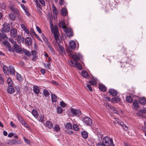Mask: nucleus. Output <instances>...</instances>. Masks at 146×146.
<instances>
[{
  "label": "nucleus",
  "mask_w": 146,
  "mask_h": 146,
  "mask_svg": "<svg viewBox=\"0 0 146 146\" xmlns=\"http://www.w3.org/2000/svg\"><path fill=\"white\" fill-rule=\"evenodd\" d=\"M51 98L52 101L53 102H56L57 100V97L54 94H52L51 95Z\"/></svg>",
  "instance_id": "41"
},
{
  "label": "nucleus",
  "mask_w": 146,
  "mask_h": 146,
  "mask_svg": "<svg viewBox=\"0 0 146 146\" xmlns=\"http://www.w3.org/2000/svg\"><path fill=\"white\" fill-rule=\"evenodd\" d=\"M41 37L43 40L45 42L46 44L49 42L43 34H42L41 35Z\"/></svg>",
  "instance_id": "37"
},
{
  "label": "nucleus",
  "mask_w": 146,
  "mask_h": 146,
  "mask_svg": "<svg viewBox=\"0 0 146 146\" xmlns=\"http://www.w3.org/2000/svg\"><path fill=\"white\" fill-rule=\"evenodd\" d=\"M22 124L25 127L27 128H29V127L28 125L27 124L25 123V121L23 120V121L21 122Z\"/></svg>",
  "instance_id": "51"
},
{
  "label": "nucleus",
  "mask_w": 146,
  "mask_h": 146,
  "mask_svg": "<svg viewBox=\"0 0 146 146\" xmlns=\"http://www.w3.org/2000/svg\"><path fill=\"white\" fill-rule=\"evenodd\" d=\"M76 46L75 42L73 40H71L70 42L69 46L66 48V51L70 57L72 58L74 61H77L82 58V56L80 53L73 54V51Z\"/></svg>",
  "instance_id": "1"
},
{
  "label": "nucleus",
  "mask_w": 146,
  "mask_h": 146,
  "mask_svg": "<svg viewBox=\"0 0 146 146\" xmlns=\"http://www.w3.org/2000/svg\"><path fill=\"white\" fill-rule=\"evenodd\" d=\"M4 82V79H3V76L0 74V83L1 84L3 83Z\"/></svg>",
  "instance_id": "44"
},
{
  "label": "nucleus",
  "mask_w": 146,
  "mask_h": 146,
  "mask_svg": "<svg viewBox=\"0 0 146 146\" xmlns=\"http://www.w3.org/2000/svg\"><path fill=\"white\" fill-rule=\"evenodd\" d=\"M146 112V111L143 109H141L139 111V113L141 115L142 113H145Z\"/></svg>",
  "instance_id": "63"
},
{
  "label": "nucleus",
  "mask_w": 146,
  "mask_h": 146,
  "mask_svg": "<svg viewBox=\"0 0 146 146\" xmlns=\"http://www.w3.org/2000/svg\"><path fill=\"white\" fill-rule=\"evenodd\" d=\"M109 93L110 94V95L112 96H115L117 94V92L115 90L111 89L109 90Z\"/></svg>",
  "instance_id": "15"
},
{
  "label": "nucleus",
  "mask_w": 146,
  "mask_h": 146,
  "mask_svg": "<svg viewBox=\"0 0 146 146\" xmlns=\"http://www.w3.org/2000/svg\"><path fill=\"white\" fill-rule=\"evenodd\" d=\"M39 1L40 3L42 5L44 6L45 5V3L43 0H39Z\"/></svg>",
  "instance_id": "60"
},
{
  "label": "nucleus",
  "mask_w": 146,
  "mask_h": 146,
  "mask_svg": "<svg viewBox=\"0 0 146 146\" xmlns=\"http://www.w3.org/2000/svg\"><path fill=\"white\" fill-rule=\"evenodd\" d=\"M118 123L123 128H127V127L126 126L125 124H124L121 121H120Z\"/></svg>",
  "instance_id": "52"
},
{
  "label": "nucleus",
  "mask_w": 146,
  "mask_h": 146,
  "mask_svg": "<svg viewBox=\"0 0 146 146\" xmlns=\"http://www.w3.org/2000/svg\"><path fill=\"white\" fill-rule=\"evenodd\" d=\"M83 121L87 125L91 126L92 123L91 119L86 116L84 117L82 119Z\"/></svg>",
  "instance_id": "4"
},
{
  "label": "nucleus",
  "mask_w": 146,
  "mask_h": 146,
  "mask_svg": "<svg viewBox=\"0 0 146 146\" xmlns=\"http://www.w3.org/2000/svg\"><path fill=\"white\" fill-rule=\"evenodd\" d=\"M10 8L11 10L14 13L17 14L19 13L18 10L17 9L15 8L13 6H10Z\"/></svg>",
  "instance_id": "27"
},
{
  "label": "nucleus",
  "mask_w": 146,
  "mask_h": 146,
  "mask_svg": "<svg viewBox=\"0 0 146 146\" xmlns=\"http://www.w3.org/2000/svg\"><path fill=\"white\" fill-rule=\"evenodd\" d=\"M15 139H13L12 140H11L8 141L6 143H5V144H7L9 145H11L13 144H15Z\"/></svg>",
  "instance_id": "28"
},
{
  "label": "nucleus",
  "mask_w": 146,
  "mask_h": 146,
  "mask_svg": "<svg viewBox=\"0 0 146 146\" xmlns=\"http://www.w3.org/2000/svg\"><path fill=\"white\" fill-rule=\"evenodd\" d=\"M50 29L52 33L54 35L56 42L59 44L60 41V37L56 26H54L53 27L52 25L50 26Z\"/></svg>",
  "instance_id": "2"
},
{
  "label": "nucleus",
  "mask_w": 146,
  "mask_h": 146,
  "mask_svg": "<svg viewBox=\"0 0 146 146\" xmlns=\"http://www.w3.org/2000/svg\"><path fill=\"white\" fill-rule=\"evenodd\" d=\"M64 31L66 33L67 36L68 37H70L72 36L73 33L71 29L67 28L64 29Z\"/></svg>",
  "instance_id": "8"
},
{
  "label": "nucleus",
  "mask_w": 146,
  "mask_h": 146,
  "mask_svg": "<svg viewBox=\"0 0 146 146\" xmlns=\"http://www.w3.org/2000/svg\"><path fill=\"white\" fill-rule=\"evenodd\" d=\"M10 124L11 126L14 128H15L16 127V126L15 125V124L12 121L11 122Z\"/></svg>",
  "instance_id": "62"
},
{
  "label": "nucleus",
  "mask_w": 146,
  "mask_h": 146,
  "mask_svg": "<svg viewBox=\"0 0 146 146\" xmlns=\"http://www.w3.org/2000/svg\"><path fill=\"white\" fill-rule=\"evenodd\" d=\"M9 41L10 42L13 44L14 45H16V42L14 41L13 40V39L12 38H9Z\"/></svg>",
  "instance_id": "55"
},
{
  "label": "nucleus",
  "mask_w": 146,
  "mask_h": 146,
  "mask_svg": "<svg viewBox=\"0 0 146 146\" xmlns=\"http://www.w3.org/2000/svg\"><path fill=\"white\" fill-rule=\"evenodd\" d=\"M21 27L23 29L27 34H29V31L24 24H21Z\"/></svg>",
  "instance_id": "23"
},
{
  "label": "nucleus",
  "mask_w": 146,
  "mask_h": 146,
  "mask_svg": "<svg viewBox=\"0 0 146 146\" xmlns=\"http://www.w3.org/2000/svg\"><path fill=\"white\" fill-rule=\"evenodd\" d=\"M44 117L42 115H40L38 118V120L42 122L44 120Z\"/></svg>",
  "instance_id": "49"
},
{
  "label": "nucleus",
  "mask_w": 146,
  "mask_h": 146,
  "mask_svg": "<svg viewBox=\"0 0 146 146\" xmlns=\"http://www.w3.org/2000/svg\"><path fill=\"white\" fill-rule=\"evenodd\" d=\"M61 14L63 16H65L67 15L68 12L66 8H63L62 9Z\"/></svg>",
  "instance_id": "22"
},
{
  "label": "nucleus",
  "mask_w": 146,
  "mask_h": 146,
  "mask_svg": "<svg viewBox=\"0 0 146 146\" xmlns=\"http://www.w3.org/2000/svg\"><path fill=\"white\" fill-rule=\"evenodd\" d=\"M14 48L15 49V51L17 53H21L22 51L21 49L17 44L14 45Z\"/></svg>",
  "instance_id": "14"
},
{
  "label": "nucleus",
  "mask_w": 146,
  "mask_h": 146,
  "mask_svg": "<svg viewBox=\"0 0 146 146\" xmlns=\"http://www.w3.org/2000/svg\"><path fill=\"white\" fill-rule=\"evenodd\" d=\"M17 80L19 81H21L22 80V78L21 75L18 73L17 74Z\"/></svg>",
  "instance_id": "39"
},
{
  "label": "nucleus",
  "mask_w": 146,
  "mask_h": 146,
  "mask_svg": "<svg viewBox=\"0 0 146 146\" xmlns=\"http://www.w3.org/2000/svg\"><path fill=\"white\" fill-rule=\"evenodd\" d=\"M17 34V30L15 28H12L10 31V34L11 37H15Z\"/></svg>",
  "instance_id": "9"
},
{
  "label": "nucleus",
  "mask_w": 146,
  "mask_h": 146,
  "mask_svg": "<svg viewBox=\"0 0 146 146\" xmlns=\"http://www.w3.org/2000/svg\"><path fill=\"white\" fill-rule=\"evenodd\" d=\"M73 129L76 131H78L79 129V128L77 125L74 124L73 126Z\"/></svg>",
  "instance_id": "43"
},
{
  "label": "nucleus",
  "mask_w": 146,
  "mask_h": 146,
  "mask_svg": "<svg viewBox=\"0 0 146 146\" xmlns=\"http://www.w3.org/2000/svg\"><path fill=\"white\" fill-rule=\"evenodd\" d=\"M33 34L36 37V38L40 41V42H42V40L40 38V37L38 36V35H37L35 32H33Z\"/></svg>",
  "instance_id": "48"
},
{
  "label": "nucleus",
  "mask_w": 146,
  "mask_h": 146,
  "mask_svg": "<svg viewBox=\"0 0 146 146\" xmlns=\"http://www.w3.org/2000/svg\"><path fill=\"white\" fill-rule=\"evenodd\" d=\"M9 48V50L10 52H14L15 51V49L14 48H11L10 47H9L8 48Z\"/></svg>",
  "instance_id": "58"
},
{
  "label": "nucleus",
  "mask_w": 146,
  "mask_h": 146,
  "mask_svg": "<svg viewBox=\"0 0 146 146\" xmlns=\"http://www.w3.org/2000/svg\"><path fill=\"white\" fill-rule=\"evenodd\" d=\"M3 44L5 46L8 47V48L10 47L11 45L7 41H5L3 42Z\"/></svg>",
  "instance_id": "42"
},
{
  "label": "nucleus",
  "mask_w": 146,
  "mask_h": 146,
  "mask_svg": "<svg viewBox=\"0 0 146 146\" xmlns=\"http://www.w3.org/2000/svg\"><path fill=\"white\" fill-rule=\"evenodd\" d=\"M8 72L9 74L10 73L11 75H13L15 74V70L13 66H9Z\"/></svg>",
  "instance_id": "10"
},
{
  "label": "nucleus",
  "mask_w": 146,
  "mask_h": 146,
  "mask_svg": "<svg viewBox=\"0 0 146 146\" xmlns=\"http://www.w3.org/2000/svg\"><path fill=\"white\" fill-rule=\"evenodd\" d=\"M9 70V68H8L5 66H4L3 68V70L4 73L7 75L9 74L8 72Z\"/></svg>",
  "instance_id": "33"
},
{
  "label": "nucleus",
  "mask_w": 146,
  "mask_h": 146,
  "mask_svg": "<svg viewBox=\"0 0 146 146\" xmlns=\"http://www.w3.org/2000/svg\"><path fill=\"white\" fill-rule=\"evenodd\" d=\"M81 135L82 137L85 139H87L88 136V135L87 132L86 131H83L82 132Z\"/></svg>",
  "instance_id": "26"
},
{
  "label": "nucleus",
  "mask_w": 146,
  "mask_h": 146,
  "mask_svg": "<svg viewBox=\"0 0 146 146\" xmlns=\"http://www.w3.org/2000/svg\"><path fill=\"white\" fill-rule=\"evenodd\" d=\"M139 102L141 104L145 105L146 104V98L145 97H141L139 99Z\"/></svg>",
  "instance_id": "17"
},
{
  "label": "nucleus",
  "mask_w": 146,
  "mask_h": 146,
  "mask_svg": "<svg viewBox=\"0 0 146 146\" xmlns=\"http://www.w3.org/2000/svg\"><path fill=\"white\" fill-rule=\"evenodd\" d=\"M53 129L54 131L59 132L60 131V128L58 125L56 124L54 125Z\"/></svg>",
  "instance_id": "20"
},
{
  "label": "nucleus",
  "mask_w": 146,
  "mask_h": 146,
  "mask_svg": "<svg viewBox=\"0 0 146 146\" xmlns=\"http://www.w3.org/2000/svg\"><path fill=\"white\" fill-rule=\"evenodd\" d=\"M10 25L7 23H5L3 25L2 31L6 32H8L10 30Z\"/></svg>",
  "instance_id": "7"
},
{
  "label": "nucleus",
  "mask_w": 146,
  "mask_h": 146,
  "mask_svg": "<svg viewBox=\"0 0 146 146\" xmlns=\"http://www.w3.org/2000/svg\"><path fill=\"white\" fill-rule=\"evenodd\" d=\"M25 13L26 15L28 16H29L30 15V13L28 11V9H25V10H24Z\"/></svg>",
  "instance_id": "59"
},
{
  "label": "nucleus",
  "mask_w": 146,
  "mask_h": 146,
  "mask_svg": "<svg viewBox=\"0 0 146 146\" xmlns=\"http://www.w3.org/2000/svg\"><path fill=\"white\" fill-rule=\"evenodd\" d=\"M97 80L96 79L93 78L90 81L89 83L92 85H96L97 83Z\"/></svg>",
  "instance_id": "24"
},
{
  "label": "nucleus",
  "mask_w": 146,
  "mask_h": 146,
  "mask_svg": "<svg viewBox=\"0 0 146 146\" xmlns=\"http://www.w3.org/2000/svg\"><path fill=\"white\" fill-rule=\"evenodd\" d=\"M100 90L102 91L105 92L106 90V88L105 86L103 85H100L99 86Z\"/></svg>",
  "instance_id": "35"
},
{
  "label": "nucleus",
  "mask_w": 146,
  "mask_h": 146,
  "mask_svg": "<svg viewBox=\"0 0 146 146\" xmlns=\"http://www.w3.org/2000/svg\"><path fill=\"white\" fill-rule=\"evenodd\" d=\"M59 26L63 29L64 31V29L67 28L65 26V23L64 21H62L60 22Z\"/></svg>",
  "instance_id": "19"
},
{
  "label": "nucleus",
  "mask_w": 146,
  "mask_h": 146,
  "mask_svg": "<svg viewBox=\"0 0 146 146\" xmlns=\"http://www.w3.org/2000/svg\"><path fill=\"white\" fill-rule=\"evenodd\" d=\"M57 112L59 113H61L62 112V109L60 107H58L56 109Z\"/></svg>",
  "instance_id": "45"
},
{
  "label": "nucleus",
  "mask_w": 146,
  "mask_h": 146,
  "mask_svg": "<svg viewBox=\"0 0 146 146\" xmlns=\"http://www.w3.org/2000/svg\"><path fill=\"white\" fill-rule=\"evenodd\" d=\"M120 100V99L118 97L114 98L112 99L111 101L114 103H117Z\"/></svg>",
  "instance_id": "30"
},
{
  "label": "nucleus",
  "mask_w": 146,
  "mask_h": 146,
  "mask_svg": "<svg viewBox=\"0 0 146 146\" xmlns=\"http://www.w3.org/2000/svg\"><path fill=\"white\" fill-rule=\"evenodd\" d=\"M141 130L145 133L146 132V127H145L143 126L142 127Z\"/></svg>",
  "instance_id": "64"
},
{
  "label": "nucleus",
  "mask_w": 146,
  "mask_h": 146,
  "mask_svg": "<svg viewBox=\"0 0 146 146\" xmlns=\"http://www.w3.org/2000/svg\"><path fill=\"white\" fill-rule=\"evenodd\" d=\"M43 94L45 96H47L49 95V93L47 90H43Z\"/></svg>",
  "instance_id": "46"
},
{
  "label": "nucleus",
  "mask_w": 146,
  "mask_h": 146,
  "mask_svg": "<svg viewBox=\"0 0 146 146\" xmlns=\"http://www.w3.org/2000/svg\"><path fill=\"white\" fill-rule=\"evenodd\" d=\"M75 66L79 70H81L82 69V67L80 64L78 62H76Z\"/></svg>",
  "instance_id": "38"
},
{
  "label": "nucleus",
  "mask_w": 146,
  "mask_h": 146,
  "mask_svg": "<svg viewBox=\"0 0 146 146\" xmlns=\"http://www.w3.org/2000/svg\"><path fill=\"white\" fill-rule=\"evenodd\" d=\"M7 83L8 85V86H13V82L11 78H9L7 79Z\"/></svg>",
  "instance_id": "31"
},
{
  "label": "nucleus",
  "mask_w": 146,
  "mask_h": 146,
  "mask_svg": "<svg viewBox=\"0 0 146 146\" xmlns=\"http://www.w3.org/2000/svg\"><path fill=\"white\" fill-rule=\"evenodd\" d=\"M52 9L54 14L56 15L57 13V11L55 6L53 4H52Z\"/></svg>",
  "instance_id": "36"
},
{
  "label": "nucleus",
  "mask_w": 146,
  "mask_h": 146,
  "mask_svg": "<svg viewBox=\"0 0 146 146\" xmlns=\"http://www.w3.org/2000/svg\"><path fill=\"white\" fill-rule=\"evenodd\" d=\"M86 87L88 89H89L90 91H92V88L90 84H87Z\"/></svg>",
  "instance_id": "50"
},
{
  "label": "nucleus",
  "mask_w": 146,
  "mask_h": 146,
  "mask_svg": "<svg viewBox=\"0 0 146 146\" xmlns=\"http://www.w3.org/2000/svg\"><path fill=\"white\" fill-rule=\"evenodd\" d=\"M81 74L82 76L86 78H87L88 77V73L86 71L84 70H83L82 71Z\"/></svg>",
  "instance_id": "18"
},
{
  "label": "nucleus",
  "mask_w": 146,
  "mask_h": 146,
  "mask_svg": "<svg viewBox=\"0 0 146 146\" xmlns=\"http://www.w3.org/2000/svg\"><path fill=\"white\" fill-rule=\"evenodd\" d=\"M23 139L26 143L29 145L30 144L31 142L30 141L27 139L26 137H23Z\"/></svg>",
  "instance_id": "47"
},
{
  "label": "nucleus",
  "mask_w": 146,
  "mask_h": 146,
  "mask_svg": "<svg viewBox=\"0 0 146 146\" xmlns=\"http://www.w3.org/2000/svg\"><path fill=\"white\" fill-rule=\"evenodd\" d=\"M104 105L106 107L108 110L113 111L114 113L117 114H118L119 113V111L117 110L116 108L111 106L110 104L108 103H105L104 104Z\"/></svg>",
  "instance_id": "5"
},
{
  "label": "nucleus",
  "mask_w": 146,
  "mask_h": 146,
  "mask_svg": "<svg viewBox=\"0 0 146 146\" xmlns=\"http://www.w3.org/2000/svg\"><path fill=\"white\" fill-rule=\"evenodd\" d=\"M47 46L49 48L51 52L53 54H55V51L54 50L53 48H52V47L50 43L48 42L46 44Z\"/></svg>",
  "instance_id": "21"
},
{
  "label": "nucleus",
  "mask_w": 146,
  "mask_h": 146,
  "mask_svg": "<svg viewBox=\"0 0 146 146\" xmlns=\"http://www.w3.org/2000/svg\"><path fill=\"white\" fill-rule=\"evenodd\" d=\"M139 106L138 102L136 100H135L133 102L132 108L134 110H137Z\"/></svg>",
  "instance_id": "13"
},
{
  "label": "nucleus",
  "mask_w": 146,
  "mask_h": 146,
  "mask_svg": "<svg viewBox=\"0 0 146 146\" xmlns=\"http://www.w3.org/2000/svg\"><path fill=\"white\" fill-rule=\"evenodd\" d=\"M70 111L75 116H79L81 114L80 110H79L75 109L72 108L70 109Z\"/></svg>",
  "instance_id": "6"
},
{
  "label": "nucleus",
  "mask_w": 146,
  "mask_h": 146,
  "mask_svg": "<svg viewBox=\"0 0 146 146\" xmlns=\"http://www.w3.org/2000/svg\"><path fill=\"white\" fill-rule=\"evenodd\" d=\"M32 40L30 38L27 37L25 40V43L27 45H30L32 43Z\"/></svg>",
  "instance_id": "25"
},
{
  "label": "nucleus",
  "mask_w": 146,
  "mask_h": 146,
  "mask_svg": "<svg viewBox=\"0 0 146 146\" xmlns=\"http://www.w3.org/2000/svg\"><path fill=\"white\" fill-rule=\"evenodd\" d=\"M60 105L63 108L65 107L66 106V104L63 102H60Z\"/></svg>",
  "instance_id": "57"
},
{
  "label": "nucleus",
  "mask_w": 146,
  "mask_h": 146,
  "mask_svg": "<svg viewBox=\"0 0 146 146\" xmlns=\"http://www.w3.org/2000/svg\"><path fill=\"white\" fill-rule=\"evenodd\" d=\"M17 40L19 44H21V43L23 42L24 38L22 35H19L17 36Z\"/></svg>",
  "instance_id": "12"
},
{
  "label": "nucleus",
  "mask_w": 146,
  "mask_h": 146,
  "mask_svg": "<svg viewBox=\"0 0 146 146\" xmlns=\"http://www.w3.org/2000/svg\"><path fill=\"white\" fill-rule=\"evenodd\" d=\"M33 90L34 93L37 94H38L39 93L40 90L39 88L36 86H34Z\"/></svg>",
  "instance_id": "16"
},
{
  "label": "nucleus",
  "mask_w": 146,
  "mask_h": 146,
  "mask_svg": "<svg viewBox=\"0 0 146 146\" xmlns=\"http://www.w3.org/2000/svg\"><path fill=\"white\" fill-rule=\"evenodd\" d=\"M32 113L34 116L35 118L38 117V114L37 111L35 110H33Z\"/></svg>",
  "instance_id": "29"
},
{
  "label": "nucleus",
  "mask_w": 146,
  "mask_h": 146,
  "mask_svg": "<svg viewBox=\"0 0 146 146\" xmlns=\"http://www.w3.org/2000/svg\"><path fill=\"white\" fill-rule=\"evenodd\" d=\"M69 64L72 67H75L76 63H75L72 60L70 61Z\"/></svg>",
  "instance_id": "53"
},
{
  "label": "nucleus",
  "mask_w": 146,
  "mask_h": 146,
  "mask_svg": "<svg viewBox=\"0 0 146 146\" xmlns=\"http://www.w3.org/2000/svg\"><path fill=\"white\" fill-rule=\"evenodd\" d=\"M10 18L12 20L14 19L15 18V16L13 14H10L9 15Z\"/></svg>",
  "instance_id": "54"
},
{
  "label": "nucleus",
  "mask_w": 146,
  "mask_h": 146,
  "mask_svg": "<svg viewBox=\"0 0 146 146\" xmlns=\"http://www.w3.org/2000/svg\"><path fill=\"white\" fill-rule=\"evenodd\" d=\"M15 89L12 86H8L7 89V92L11 94L15 92Z\"/></svg>",
  "instance_id": "11"
},
{
  "label": "nucleus",
  "mask_w": 146,
  "mask_h": 146,
  "mask_svg": "<svg viewBox=\"0 0 146 146\" xmlns=\"http://www.w3.org/2000/svg\"><path fill=\"white\" fill-rule=\"evenodd\" d=\"M102 142L106 146H115L112 139L107 136H106L104 138Z\"/></svg>",
  "instance_id": "3"
},
{
  "label": "nucleus",
  "mask_w": 146,
  "mask_h": 146,
  "mask_svg": "<svg viewBox=\"0 0 146 146\" xmlns=\"http://www.w3.org/2000/svg\"><path fill=\"white\" fill-rule=\"evenodd\" d=\"M65 127L67 129H72V125L70 123H68L65 124Z\"/></svg>",
  "instance_id": "34"
},
{
  "label": "nucleus",
  "mask_w": 146,
  "mask_h": 146,
  "mask_svg": "<svg viewBox=\"0 0 146 146\" xmlns=\"http://www.w3.org/2000/svg\"><path fill=\"white\" fill-rule=\"evenodd\" d=\"M46 126L49 129H51L52 127V124L50 121H47L46 123Z\"/></svg>",
  "instance_id": "32"
},
{
  "label": "nucleus",
  "mask_w": 146,
  "mask_h": 146,
  "mask_svg": "<svg viewBox=\"0 0 146 146\" xmlns=\"http://www.w3.org/2000/svg\"><path fill=\"white\" fill-rule=\"evenodd\" d=\"M24 53L26 55L28 56H30V55L31 53L30 52L28 51H27L26 50H25L24 51Z\"/></svg>",
  "instance_id": "56"
},
{
  "label": "nucleus",
  "mask_w": 146,
  "mask_h": 146,
  "mask_svg": "<svg viewBox=\"0 0 146 146\" xmlns=\"http://www.w3.org/2000/svg\"><path fill=\"white\" fill-rule=\"evenodd\" d=\"M18 120L20 122H21V121L23 120V119L19 115L18 116Z\"/></svg>",
  "instance_id": "61"
},
{
  "label": "nucleus",
  "mask_w": 146,
  "mask_h": 146,
  "mask_svg": "<svg viewBox=\"0 0 146 146\" xmlns=\"http://www.w3.org/2000/svg\"><path fill=\"white\" fill-rule=\"evenodd\" d=\"M127 101L128 103H131L133 100V99L131 97L129 96H127L126 97Z\"/></svg>",
  "instance_id": "40"
}]
</instances>
